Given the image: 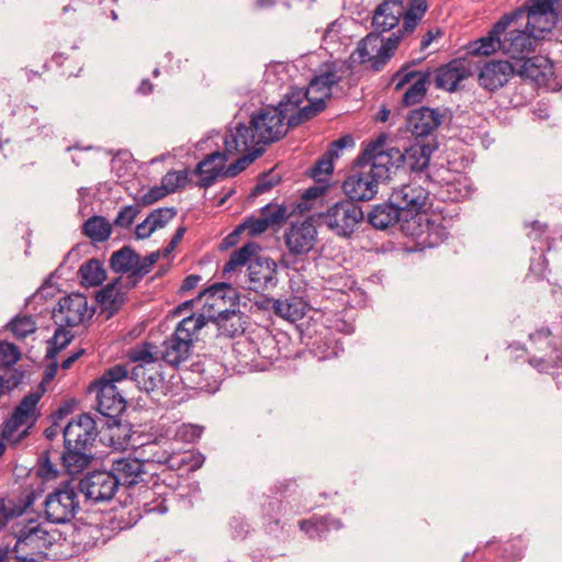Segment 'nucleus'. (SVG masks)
Masks as SVG:
<instances>
[{
	"label": "nucleus",
	"instance_id": "1",
	"mask_svg": "<svg viewBox=\"0 0 562 562\" xmlns=\"http://www.w3.org/2000/svg\"><path fill=\"white\" fill-rule=\"evenodd\" d=\"M280 108L266 106L250 116V125L239 123L235 132L225 136L224 145L231 153L247 151L251 147H263L276 143L288 134L289 121Z\"/></svg>",
	"mask_w": 562,
	"mask_h": 562
},
{
	"label": "nucleus",
	"instance_id": "2",
	"mask_svg": "<svg viewBox=\"0 0 562 562\" xmlns=\"http://www.w3.org/2000/svg\"><path fill=\"white\" fill-rule=\"evenodd\" d=\"M64 451L59 459L69 474L82 472L92 460L91 448L98 436L94 419L87 413L72 418L63 430Z\"/></svg>",
	"mask_w": 562,
	"mask_h": 562
},
{
	"label": "nucleus",
	"instance_id": "3",
	"mask_svg": "<svg viewBox=\"0 0 562 562\" xmlns=\"http://www.w3.org/2000/svg\"><path fill=\"white\" fill-rule=\"evenodd\" d=\"M259 246L256 243H247L231 254L229 260L223 268V276L233 273L238 267L248 263L249 289L255 292L274 288L278 282L277 263L274 260L263 256H255Z\"/></svg>",
	"mask_w": 562,
	"mask_h": 562
},
{
	"label": "nucleus",
	"instance_id": "4",
	"mask_svg": "<svg viewBox=\"0 0 562 562\" xmlns=\"http://www.w3.org/2000/svg\"><path fill=\"white\" fill-rule=\"evenodd\" d=\"M128 376L125 364H115L105 370L104 373L90 385L91 391L97 393V409L109 418V425L117 424V417L125 411L126 401L117 390L116 383Z\"/></svg>",
	"mask_w": 562,
	"mask_h": 562
},
{
	"label": "nucleus",
	"instance_id": "5",
	"mask_svg": "<svg viewBox=\"0 0 562 562\" xmlns=\"http://www.w3.org/2000/svg\"><path fill=\"white\" fill-rule=\"evenodd\" d=\"M533 355L529 364L541 373L562 367V316L551 328L542 327L529 335Z\"/></svg>",
	"mask_w": 562,
	"mask_h": 562
},
{
	"label": "nucleus",
	"instance_id": "6",
	"mask_svg": "<svg viewBox=\"0 0 562 562\" xmlns=\"http://www.w3.org/2000/svg\"><path fill=\"white\" fill-rule=\"evenodd\" d=\"M265 153L263 147H252L247 155L239 157L235 162L226 167L228 154L225 151H214L205 156V158L196 165L195 175L201 176L196 186L203 189L210 188L218 178H233L244 171L249 164L256 160Z\"/></svg>",
	"mask_w": 562,
	"mask_h": 562
},
{
	"label": "nucleus",
	"instance_id": "7",
	"mask_svg": "<svg viewBox=\"0 0 562 562\" xmlns=\"http://www.w3.org/2000/svg\"><path fill=\"white\" fill-rule=\"evenodd\" d=\"M387 135L382 133L368 143L362 153L357 157L359 167L369 166V171L381 182L389 180L402 168L401 150L386 145Z\"/></svg>",
	"mask_w": 562,
	"mask_h": 562
},
{
	"label": "nucleus",
	"instance_id": "8",
	"mask_svg": "<svg viewBox=\"0 0 562 562\" xmlns=\"http://www.w3.org/2000/svg\"><path fill=\"white\" fill-rule=\"evenodd\" d=\"M338 71V65L335 61L321 66L318 74L313 77L307 87L312 94L318 95L313 97L311 104L304 105L289 117V126H299L325 110V99L331 95V88L341 81Z\"/></svg>",
	"mask_w": 562,
	"mask_h": 562
},
{
	"label": "nucleus",
	"instance_id": "9",
	"mask_svg": "<svg viewBox=\"0 0 562 562\" xmlns=\"http://www.w3.org/2000/svg\"><path fill=\"white\" fill-rule=\"evenodd\" d=\"M12 535L15 543L10 547V553L20 562H34L35 555L52 544L48 531L34 520L15 524L12 527Z\"/></svg>",
	"mask_w": 562,
	"mask_h": 562
},
{
	"label": "nucleus",
	"instance_id": "10",
	"mask_svg": "<svg viewBox=\"0 0 562 562\" xmlns=\"http://www.w3.org/2000/svg\"><path fill=\"white\" fill-rule=\"evenodd\" d=\"M110 471L114 474L119 487H145L146 498L155 494L154 487H158V479L151 472L150 462L136 458H117L112 461Z\"/></svg>",
	"mask_w": 562,
	"mask_h": 562
},
{
	"label": "nucleus",
	"instance_id": "11",
	"mask_svg": "<svg viewBox=\"0 0 562 562\" xmlns=\"http://www.w3.org/2000/svg\"><path fill=\"white\" fill-rule=\"evenodd\" d=\"M400 42L401 36L391 34L384 40L374 33H369L358 43L350 55V59L359 65L369 64L373 71H380L394 55Z\"/></svg>",
	"mask_w": 562,
	"mask_h": 562
},
{
	"label": "nucleus",
	"instance_id": "12",
	"mask_svg": "<svg viewBox=\"0 0 562 562\" xmlns=\"http://www.w3.org/2000/svg\"><path fill=\"white\" fill-rule=\"evenodd\" d=\"M78 492L72 481L61 482L45 498L46 519L53 524L69 522L80 509Z\"/></svg>",
	"mask_w": 562,
	"mask_h": 562
},
{
	"label": "nucleus",
	"instance_id": "13",
	"mask_svg": "<svg viewBox=\"0 0 562 562\" xmlns=\"http://www.w3.org/2000/svg\"><path fill=\"white\" fill-rule=\"evenodd\" d=\"M319 217L330 231L339 236H350L357 225L363 220L361 207L355 202L342 200L330 207Z\"/></svg>",
	"mask_w": 562,
	"mask_h": 562
},
{
	"label": "nucleus",
	"instance_id": "14",
	"mask_svg": "<svg viewBox=\"0 0 562 562\" xmlns=\"http://www.w3.org/2000/svg\"><path fill=\"white\" fill-rule=\"evenodd\" d=\"M76 485L86 499L92 503L109 502L119 490L117 481L110 470L89 472Z\"/></svg>",
	"mask_w": 562,
	"mask_h": 562
},
{
	"label": "nucleus",
	"instance_id": "15",
	"mask_svg": "<svg viewBox=\"0 0 562 562\" xmlns=\"http://www.w3.org/2000/svg\"><path fill=\"white\" fill-rule=\"evenodd\" d=\"M93 310L89 312L87 297L71 293L59 299L53 310V319L57 326L75 327L91 318Z\"/></svg>",
	"mask_w": 562,
	"mask_h": 562
},
{
	"label": "nucleus",
	"instance_id": "16",
	"mask_svg": "<svg viewBox=\"0 0 562 562\" xmlns=\"http://www.w3.org/2000/svg\"><path fill=\"white\" fill-rule=\"evenodd\" d=\"M43 395V392H31L25 395L21 402L13 409L10 418H8L2 427L1 437L5 440H11L14 432L23 425L31 420L30 426L34 425L37 417V404Z\"/></svg>",
	"mask_w": 562,
	"mask_h": 562
},
{
	"label": "nucleus",
	"instance_id": "17",
	"mask_svg": "<svg viewBox=\"0 0 562 562\" xmlns=\"http://www.w3.org/2000/svg\"><path fill=\"white\" fill-rule=\"evenodd\" d=\"M390 196L391 201L401 207L405 221H408V217L417 215L424 210L429 199V192L422 186L412 182L394 189Z\"/></svg>",
	"mask_w": 562,
	"mask_h": 562
},
{
	"label": "nucleus",
	"instance_id": "18",
	"mask_svg": "<svg viewBox=\"0 0 562 562\" xmlns=\"http://www.w3.org/2000/svg\"><path fill=\"white\" fill-rule=\"evenodd\" d=\"M317 231L311 221L292 223L284 233L285 246L292 256L308 254L316 241Z\"/></svg>",
	"mask_w": 562,
	"mask_h": 562
},
{
	"label": "nucleus",
	"instance_id": "19",
	"mask_svg": "<svg viewBox=\"0 0 562 562\" xmlns=\"http://www.w3.org/2000/svg\"><path fill=\"white\" fill-rule=\"evenodd\" d=\"M515 72L522 80H530L538 86H548L554 75L553 63L546 56L527 57L515 63Z\"/></svg>",
	"mask_w": 562,
	"mask_h": 562
},
{
	"label": "nucleus",
	"instance_id": "20",
	"mask_svg": "<svg viewBox=\"0 0 562 562\" xmlns=\"http://www.w3.org/2000/svg\"><path fill=\"white\" fill-rule=\"evenodd\" d=\"M516 75L515 63L508 60L486 61L479 72V85L491 92L503 88Z\"/></svg>",
	"mask_w": 562,
	"mask_h": 562
},
{
	"label": "nucleus",
	"instance_id": "21",
	"mask_svg": "<svg viewBox=\"0 0 562 562\" xmlns=\"http://www.w3.org/2000/svg\"><path fill=\"white\" fill-rule=\"evenodd\" d=\"M379 182L370 171H357L345 179L342 190L348 201H369L375 196Z\"/></svg>",
	"mask_w": 562,
	"mask_h": 562
},
{
	"label": "nucleus",
	"instance_id": "22",
	"mask_svg": "<svg viewBox=\"0 0 562 562\" xmlns=\"http://www.w3.org/2000/svg\"><path fill=\"white\" fill-rule=\"evenodd\" d=\"M404 13V0H383L372 15V27L379 37L400 25Z\"/></svg>",
	"mask_w": 562,
	"mask_h": 562
},
{
	"label": "nucleus",
	"instance_id": "23",
	"mask_svg": "<svg viewBox=\"0 0 562 562\" xmlns=\"http://www.w3.org/2000/svg\"><path fill=\"white\" fill-rule=\"evenodd\" d=\"M536 43L537 41L526 29H514L508 31L502 40V52L513 59V63H519L535 52Z\"/></svg>",
	"mask_w": 562,
	"mask_h": 562
},
{
	"label": "nucleus",
	"instance_id": "24",
	"mask_svg": "<svg viewBox=\"0 0 562 562\" xmlns=\"http://www.w3.org/2000/svg\"><path fill=\"white\" fill-rule=\"evenodd\" d=\"M445 116L446 111L422 106L411 112L407 117V125L416 138L426 137L441 125Z\"/></svg>",
	"mask_w": 562,
	"mask_h": 562
},
{
	"label": "nucleus",
	"instance_id": "25",
	"mask_svg": "<svg viewBox=\"0 0 562 562\" xmlns=\"http://www.w3.org/2000/svg\"><path fill=\"white\" fill-rule=\"evenodd\" d=\"M193 348L191 338H183L173 331L162 344L158 353L160 359L171 367H178L187 361Z\"/></svg>",
	"mask_w": 562,
	"mask_h": 562
},
{
	"label": "nucleus",
	"instance_id": "26",
	"mask_svg": "<svg viewBox=\"0 0 562 562\" xmlns=\"http://www.w3.org/2000/svg\"><path fill=\"white\" fill-rule=\"evenodd\" d=\"M209 319L216 324L221 335L231 338L243 335L248 324V316L239 310H222L216 316L209 315Z\"/></svg>",
	"mask_w": 562,
	"mask_h": 562
},
{
	"label": "nucleus",
	"instance_id": "27",
	"mask_svg": "<svg viewBox=\"0 0 562 562\" xmlns=\"http://www.w3.org/2000/svg\"><path fill=\"white\" fill-rule=\"evenodd\" d=\"M470 75L463 61L453 59L450 63L435 70L434 82L436 88L447 91H454L458 83Z\"/></svg>",
	"mask_w": 562,
	"mask_h": 562
},
{
	"label": "nucleus",
	"instance_id": "28",
	"mask_svg": "<svg viewBox=\"0 0 562 562\" xmlns=\"http://www.w3.org/2000/svg\"><path fill=\"white\" fill-rule=\"evenodd\" d=\"M401 221H405V216L401 212V207L391 201V196L386 202L376 204L368 214V222L376 229H386L394 226Z\"/></svg>",
	"mask_w": 562,
	"mask_h": 562
},
{
	"label": "nucleus",
	"instance_id": "29",
	"mask_svg": "<svg viewBox=\"0 0 562 562\" xmlns=\"http://www.w3.org/2000/svg\"><path fill=\"white\" fill-rule=\"evenodd\" d=\"M510 24V18L504 15L495 23L486 36L479 38L472 44L471 54L476 56H488L497 49H502L501 34L504 33Z\"/></svg>",
	"mask_w": 562,
	"mask_h": 562
},
{
	"label": "nucleus",
	"instance_id": "30",
	"mask_svg": "<svg viewBox=\"0 0 562 562\" xmlns=\"http://www.w3.org/2000/svg\"><path fill=\"white\" fill-rule=\"evenodd\" d=\"M435 150V147L430 144L416 143L404 151L401 150L402 155V168L407 167L413 172H422L428 168L430 157Z\"/></svg>",
	"mask_w": 562,
	"mask_h": 562
},
{
	"label": "nucleus",
	"instance_id": "31",
	"mask_svg": "<svg viewBox=\"0 0 562 562\" xmlns=\"http://www.w3.org/2000/svg\"><path fill=\"white\" fill-rule=\"evenodd\" d=\"M139 255L131 247L123 246L121 249L114 251L110 257V268L113 272L127 274V288H130L134 280V271L137 268Z\"/></svg>",
	"mask_w": 562,
	"mask_h": 562
},
{
	"label": "nucleus",
	"instance_id": "32",
	"mask_svg": "<svg viewBox=\"0 0 562 562\" xmlns=\"http://www.w3.org/2000/svg\"><path fill=\"white\" fill-rule=\"evenodd\" d=\"M427 0H408L407 8L404 7L403 24L398 26L396 32H393V36H401V41L407 35L412 34L418 23L423 20L424 15L428 10Z\"/></svg>",
	"mask_w": 562,
	"mask_h": 562
},
{
	"label": "nucleus",
	"instance_id": "33",
	"mask_svg": "<svg viewBox=\"0 0 562 562\" xmlns=\"http://www.w3.org/2000/svg\"><path fill=\"white\" fill-rule=\"evenodd\" d=\"M300 529L308 535L312 539H321L330 530H339L342 528L340 519L331 515L313 516L310 519L299 521Z\"/></svg>",
	"mask_w": 562,
	"mask_h": 562
},
{
	"label": "nucleus",
	"instance_id": "34",
	"mask_svg": "<svg viewBox=\"0 0 562 562\" xmlns=\"http://www.w3.org/2000/svg\"><path fill=\"white\" fill-rule=\"evenodd\" d=\"M283 510L282 501L279 498H268L261 506L262 528L265 533L278 537V532L283 531V525L280 517Z\"/></svg>",
	"mask_w": 562,
	"mask_h": 562
},
{
	"label": "nucleus",
	"instance_id": "35",
	"mask_svg": "<svg viewBox=\"0 0 562 562\" xmlns=\"http://www.w3.org/2000/svg\"><path fill=\"white\" fill-rule=\"evenodd\" d=\"M121 282L122 277L114 279L112 282L102 288L95 296V300L100 306L105 311H110L111 314L117 312L126 299L125 292L119 288Z\"/></svg>",
	"mask_w": 562,
	"mask_h": 562
},
{
	"label": "nucleus",
	"instance_id": "36",
	"mask_svg": "<svg viewBox=\"0 0 562 562\" xmlns=\"http://www.w3.org/2000/svg\"><path fill=\"white\" fill-rule=\"evenodd\" d=\"M553 4L554 0H527L522 7L505 16H509L510 23H514L525 16L535 20L536 15H553Z\"/></svg>",
	"mask_w": 562,
	"mask_h": 562
},
{
	"label": "nucleus",
	"instance_id": "37",
	"mask_svg": "<svg viewBox=\"0 0 562 562\" xmlns=\"http://www.w3.org/2000/svg\"><path fill=\"white\" fill-rule=\"evenodd\" d=\"M82 234L92 243H104L112 234V224L104 216L93 215L83 223Z\"/></svg>",
	"mask_w": 562,
	"mask_h": 562
},
{
	"label": "nucleus",
	"instance_id": "38",
	"mask_svg": "<svg viewBox=\"0 0 562 562\" xmlns=\"http://www.w3.org/2000/svg\"><path fill=\"white\" fill-rule=\"evenodd\" d=\"M307 100L308 104H311V100H313L312 92L306 88H292L284 98L279 102L277 108H280V112L285 116L286 120L295 113L300 111L303 106L301 104L303 101Z\"/></svg>",
	"mask_w": 562,
	"mask_h": 562
},
{
	"label": "nucleus",
	"instance_id": "39",
	"mask_svg": "<svg viewBox=\"0 0 562 562\" xmlns=\"http://www.w3.org/2000/svg\"><path fill=\"white\" fill-rule=\"evenodd\" d=\"M125 380H131L139 390L146 393L154 392L162 382L157 372L146 369L143 364L135 366Z\"/></svg>",
	"mask_w": 562,
	"mask_h": 562
},
{
	"label": "nucleus",
	"instance_id": "40",
	"mask_svg": "<svg viewBox=\"0 0 562 562\" xmlns=\"http://www.w3.org/2000/svg\"><path fill=\"white\" fill-rule=\"evenodd\" d=\"M78 274L85 286H98L106 279L103 263L95 258L83 262L78 270Z\"/></svg>",
	"mask_w": 562,
	"mask_h": 562
},
{
	"label": "nucleus",
	"instance_id": "41",
	"mask_svg": "<svg viewBox=\"0 0 562 562\" xmlns=\"http://www.w3.org/2000/svg\"><path fill=\"white\" fill-rule=\"evenodd\" d=\"M233 292L234 289L229 283L217 282L200 292L196 300L204 301V306H209V308L220 307L222 304H225L226 297Z\"/></svg>",
	"mask_w": 562,
	"mask_h": 562
},
{
	"label": "nucleus",
	"instance_id": "42",
	"mask_svg": "<svg viewBox=\"0 0 562 562\" xmlns=\"http://www.w3.org/2000/svg\"><path fill=\"white\" fill-rule=\"evenodd\" d=\"M430 70L424 71V74L409 86L402 98V103L405 106H412L422 102L430 85Z\"/></svg>",
	"mask_w": 562,
	"mask_h": 562
},
{
	"label": "nucleus",
	"instance_id": "43",
	"mask_svg": "<svg viewBox=\"0 0 562 562\" xmlns=\"http://www.w3.org/2000/svg\"><path fill=\"white\" fill-rule=\"evenodd\" d=\"M334 157L331 153L327 150L315 161V164L308 169L307 175L313 178L316 183L326 182L327 179L323 177H329L334 170Z\"/></svg>",
	"mask_w": 562,
	"mask_h": 562
},
{
	"label": "nucleus",
	"instance_id": "44",
	"mask_svg": "<svg viewBox=\"0 0 562 562\" xmlns=\"http://www.w3.org/2000/svg\"><path fill=\"white\" fill-rule=\"evenodd\" d=\"M74 335L65 329V327L58 326L54 333V336L47 341L48 348L46 351V358L55 359L56 356L65 349L72 340Z\"/></svg>",
	"mask_w": 562,
	"mask_h": 562
},
{
	"label": "nucleus",
	"instance_id": "45",
	"mask_svg": "<svg viewBox=\"0 0 562 562\" xmlns=\"http://www.w3.org/2000/svg\"><path fill=\"white\" fill-rule=\"evenodd\" d=\"M206 323L207 318L204 314H193L179 322L175 331L179 333L186 339L191 338L193 340L194 335L204 327Z\"/></svg>",
	"mask_w": 562,
	"mask_h": 562
},
{
	"label": "nucleus",
	"instance_id": "46",
	"mask_svg": "<svg viewBox=\"0 0 562 562\" xmlns=\"http://www.w3.org/2000/svg\"><path fill=\"white\" fill-rule=\"evenodd\" d=\"M417 60H412L404 64L391 78V82L394 83V90H402L407 83L414 82L424 71L412 70V66L416 65Z\"/></svg>",
	"mask_w": 562,
	"mask_h": 562
},
{
	"label": "nucleus",
	"instance_id": "47",
	"mask_svg": "<svg viewBox=\"0 0 562 562\" xmlns=\"http://www.w3.org/2000/svg\"><path fill=\"white\" fill-rule=\"evenodd\" d=\"M552 26L553 15H536L535 20L527 19L525 29L538 41L543 38L552 30Z\"/></svg>",
	"mask_w": 562,
	"mask_h": 562
},
{
	"label": "nucleus",
	"instance_id": "48",
	"mask_svg": "<svg viewBox=\"0 0 562 562\" xmlns=\"http://www.w3.org/2000/svg\"><path fill=\"white\" fill-rule=\"evenodd\" d=\"M7 327L12 331V334L19 338H25L27 335L34 333L36 330V324L31 316H16L14 317Z\"/></svg>",
	"mask_w": 562,
	"mask_h": 562
},
{
	"label": "nucleus",
	"instance_id": "49",
	"mask_svg": "<svg viewBox=\"0 0 562 562\" xmlns=\"http://www.w3.org/2000/svg\"><path fill=\"white\" fill-rule=\"evenodd\" d=\"M188 170H169L161 179V184L168 194L176 192L177 190L183 189L188 184Z\"/></svg>",
	"mask_w": 562,
	"mask_h": 562
},
{
	"label": "nucleus",
	"instance_id": "50",
	"mask_svg": "<svg viewBox=\"0 0 562 562\" xmlns=\"http://www.w3.org/2000/svg\"><path fill=\"white\" fill-rule=\"evenodd\" d=\"M160 251H153L146 255L144 258L139 256L137 268L134 271V280L132 281L130 289L136 286V284L150 272L153 266L159 260Z\"/></svg>",
	"mask_w": 562,
	"mask_h": 562
},
{
	"label": "nucleus",
	"instance_id": "51",
	"mask_svg": "<svg viewBox=\"0 0 562 562\" xmlns=\"http://www.w3.org/2000/svg\"><path fill=\"white\" fill-rule=\"evenodd\" d=\"M21 359V351L12 342L0 341V368H11Z\"/></svg>",
	"mask_w": 562,
	"mask_h": 562
},
{
	"label": "nucleus",
	"instance_id": "52",
	"mask_svg": "<svg viewBox=\"0 0 562 562\" xmlns=\"http://www.w3.org/2000/svg\"><path fill=\"white\" fill-rule=\"evenodd\" d=\"M54 454H57L56 451H53ZM36 473L38 476L50 480L56 479L59 471L57 470L56 465L52 462V451L45 450L41 457L38 458V465Z\"/></svg>",
	"mask_w": 562,
	"mask_h": 562
},
{
	"label": "nucleus",
	"instance_id": "53",
	"mask_svg": "<svg viewBox=\"0 0 562 562\" xmlns=\"http://www.w3.org/2000/svg\"><path fill=\"white\" fill-rule=\"evenodd\" d=\"M176 214L177 211L175 207H160L151 211L147 216L151 225V231L164 227Z\"/></svg>",
	"mask_w": 562,
	"mask_h": 562
},
{
	"label": "nucleus",
	"instance_id": "54",
	"mask_svg": "<svg viewBox=\"0 0 562 562\" xmlns=\"http://www.w3.org/2000/svg\"><path fill=\"white\" fill-rule=\"evenodd\" d=\"M166 195H168V190L164 188L162 184L151 187L146 193L139 196H134V201L137 202L138 206L145 207L149 206L157 201L164 199Z\"/></svg>",
	"mask_w": 562,
	"mask_h": 562
},
{
	"label": "nucleus",
	"instance_id": "55",
	"mask_svg": "<svg viewBox=\"0 0 562 562\" xmlns=\"http://www.w3.org/2000/svg\"><path fill=\"white\" fill-rule=\"evenodd\" d=\"M140 209L142 207L138 206L137 202H135L134 205H126L122 207L114 220V225L123 228L130 227L139 214Z\"/></svg>",
	"mask_w": 562,
	"mask_h": 562
},
{
	"label": "nucleus",
	"instance_id": "56",
	"mask_svg": "<svg viewBox=\"0 0 562 562\" xmlns=\"http://www.w3.org/2000/svg\"><path fill=\"white\" fill-rule=\"evenodd\" d=\"M154 346L149 342H143L140 346L135 347L131 353L130 358L133 361H142L145 363H154L158 360L159 357H157L153 352Z\"/></svg>",
	"mask_w": 562,
	"mask_h": 562
},
{
	"label": "nucleus",
	"instance_id": "57",
	"mask_svg": "<svg viewBox=\"0 0 562 562\" xmlns=\"http://www.w3.org/2000/svg\"><path fill=\"white\" fill-rule=\"evenodd\" d=\"M285 207L278 204H267L261 209V217H265L270 226L280 224L285 220Z\"/></svg>",
	"mask_w": 562,
	"mask_h": 562
},
{
	"label": "nucleus",
	"instance_id": "58",
	"mask_svg": "<svg viewBox=\"0 0 562 562\" xmlns=\"http://www.w3.org/2000/svg\"><path fill=\"white\" fill-rule=\"evenodd\" d=\"M280 181H281V178L278 175H273L271 172L267 173V175H263L258 180V182L255 186V188L252 189L251 195L252 196H257V195H260L262 193H266V192L270 191L273 187L279 184Z\"/></svg>",
	"mask_w": 562,
	"mask_h": 562
},
{
	"label": "nucleus",
	"instance_id": "59",
	"mask_svg": "<svg viewBox=\"0 0 562 562\" xmlns=\"http://www.w3.org/2000/svg\"><path fill=\"white\" fill-rule=\"evenodd\" d=\"M240 225H244V231L248 229L250 236H257L265 233L270 225L265 217H249Z\"/></svg>",
	"mask_w": 562,
	"mask_h": 562
},
{
	"label": "nucleus",
	"instance_id": "60",
	"mask_svg": "<svg viewBox=\"0 0 562 562\" xmlns=\"http://www.w3.org/2000/svg\"><path fill=\"white\" fill-rule=\"evenodd\" d=\"M232 535L235 539H245L250 531V524L241 517H233L229 522Z\"/></svg>",
	"mask_w": 562,
	"mask_h": 562
},
{
	"label": "nucleus",
	"instance_id": "61",
	"mask_svg": "<svg viewBox=\"0 0 562 562\" xmlns=\"http://www.w3.org/2000/svg\"><path fill=\"white\" fill-rule=\"evenodd\" d=\"M355 145L353 137L349 134L341 136L340 138L330 143L327 151L331 153L334 158L339 156V151L347 148L352 147Z\"/></svg>",
	"mask_w": 562,
	"mask_h": 562
},
{
	"label": "nucleus",
	"instance_id": "62",
	"mask_svg": "<svg viewBox=\"0 0 562 562\" xmlns=\"http://www.w3.org/2000/svg\"><path fill=\"white\" fill-rule=\"evenodd\" d=\"M262 310H273L274 313L288 319L289 316V301H282V300H274V301H267V305H261Z\"/></svg>",
	"mask_w": 562,
	"mask_h": 562
},
{
	"label": "nucleus",
	"instance_id": "63",
	"mask_svg": "<svg viewBox=\"0 0 562 562\" xmlns=\"http://www.w3.org/2000/svg\"><path fill=\"white\" fill-rule=\"evenodd\" d=\"M295 486L296 484L294 480L288 479L279 481L270 488V492L272 494L271 498H278V496H285Z\"/></svg>",
	"mask_w": 562,
	"mask_h": 562
},
{
	"label": "nucleus",
	"instance_id": "64",
	"mask_svg": "<svg viewBox=\"0 0 562 562\" xmlns=\"http://www.w3.org/2000/svg\"><path fill=\"white\" fill-rule=\"evenodd\" d=\"M24 376V371L14 369L7 378H4L5 390L11 391L18 387L23 382Z\"/></svg>",
	"mask_w": 562,
	"mask_h": 562
}]
</instances>
